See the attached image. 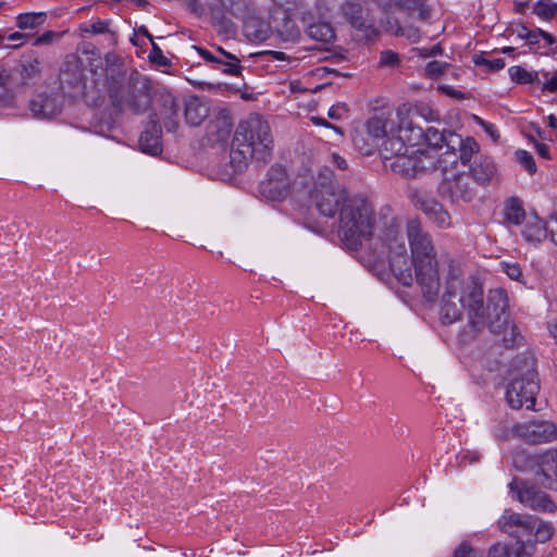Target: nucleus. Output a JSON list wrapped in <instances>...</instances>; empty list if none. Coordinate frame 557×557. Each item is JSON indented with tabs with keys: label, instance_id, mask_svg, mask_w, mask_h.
Segmentation results:
<instances>
[{
	"label": "nucleus",
	"instance_id": "nucleus-1",
	"mask_svg": "<svg viewBox=\"0 0 557 557\" xmlns=\"http://www.w3.org/2000/svg\"><path fill=\"white\" fill-rule=\"evenodd\" d=\"M536 517L506 509L497 520L500 532L516 539L515 542H497L486 552V557H531L527 543L532 541ZM453 557H483L481 550L463 541L453 552Z\"/></svg>",
	"mask_w": 557,
	"mask_h": 557
},
{
	"label": "nucleus",
	"instance_id": "nucleus-2",
	"mask_svg": "<svg viewBox=\"0 0 557 557\" xmlns=\"http://www.w3.org/2000/svg\"><path fill=\"white\" fill-rule=\"evenodd\" d=\"M463 310H468L470 324L476 331L484 326L483 289L476 280L460 278L450 272L446 281L441 302V319L451 324L461 319Z\"/></svg>",
	"mask_w": 557,
	"mask_h": 557
},
{
	"label": "nucleus",
	"instance_id": "nucleus-3",
	"mask_svg": "<svg viewBox=\"0 0 557 557\" xmlns=\"http://www.w3.org/2000/svg\"><path fill=\"white\" fill-rule=\"evenodd\" d=\"M407 238L414 265L416 281L425 297L432 300L440 289V273L436 251L431 235L418 220H410L406 225Z\"/></svg>",
	"mask_w": 557,
	"mask_h": 557
},
{
	"label": "nucleus",
	"instance_id": "nucleus-4",
	"mask_svg": "<svg viewBox=\"0 0 557 557\" xmlns=\"http://www.w3.org/2000/svg\"><path fill=\"white\" fill-rule=\"evenodd\" d=\"M274 148V139L270 126L258 114H251L242 121L235 132L231 159L238 163V168L247 164L248 160L256 159L267 162Z\"/></svg>",
	"mask_w": 557,
	"mask_h": 557
},
{
	"label": "nucleus",
	"instance_id": "nucleus-5",
	"mask_svg": "<svg viewBox=\"0 0 557 557\" xmlns=\"http://www.w3.org/2000/svg\"><path fill=\"white\" fill-rule=\"evenodd\" d=\"M369 250L374 265H381L388 261L397 280L405 286L412 285L413 275L406 243L394 220L389 221L376 238L370 240Z\"/></svg>",
	"mask_w": 557,
	"mask_h": 557
},
{
	"label": "nucleus",
	"instance_id": "nucleus-6",
	"mask_svg": "<svg viewBox=\"0 0 557 557\" xmlns=\"http://www.w3.org/2000/svg\"><path fill=\"white\" fill-rule=\"evenodd\" d=\"M375 227L372 203L362 195H352L339 211L338 234L350 250H357L363 240H371Z\"/></svg>",
	"mask_w": 557,
	"mask_h": 557
},
{
	"label": "nucleus",
	"instance_id": "nucleus-7",
	"mask_svg": "<svg viewBox=\"0 0 557 557\" xmlns=\"http://www.w3.org/2000/svg\"><path fill=\"white\" fill-rule=\"evenodd\" d=\"M107 89L113 107L119 110L129 109L134 113H141L149 106L147 79L137 72L129 76L123 73L108 75Z\"/></svg>",
	"mask_w": 557,
	"mask_h": 557
},
{
	"label": "nucleus",
	"instance_id": "nucleus-8",
	"mask_svg": "<svg viewBox=\"0 0 557 557\" xmlns=\"http://www.w3.org/2000/svg\"><path fill=\"white\" fill-rule=\"evenodd\" d=\"M411 113L412 110L407 104L397 108V125L382 144L381 153L384 160H395L422 141L423 129L413 124Z\"/></svg>",
	"mask_w": 557,
	"mask_h": 557
},
{
	"label": "nucleus",
	"instance_id": "nucleus-9",
	"mask_svg": "<svg viewBox=\"0 0 557 557\" xmlns=\"http://www.w3.org/2000/svg\"><path fill=\"white\" fill-rule=\"evenodd\" d=\"M350 197L335 180L334 172L330 168L320 169L312 190V198L315 208L322 215L333 218L337 212L339 213Z\"/></svg>",
	"mask_w": 557,
	"mask_h": 557
},
{
	"label": "nucleus",
	"instance_id": "nucleus-10",
	"mask_svg": "<svg viewBox=\"0 0 557 557\" xmlns=\"http://www.w3.org/2000/svg\"><path fill=\"white\" fill-rule=\"evenodd\" d=\"M507 308V293L502 288L492 290L488 296L487 311L488 318H491L494 314L495 319L490 321V329L493 333L504 332V346L506 348H512L515 345L518 344V341L521 339V336L518 332L517 326L513 324H509Z\"/></svg>",
	"mask_w": 557,
	"mask_h": 557
},
{
	"label": "nucleus",
	"instance_id": "nucleus-11",
	"mask_svg": "<svg viewBox=\"0 0 557 557\" xmlns=\"http://www.w3.org/2000/svg\"><path fill=\"white\" fill-rule=\"evenodd\" d=\"M537 373L530 366L521 376L512 377L506 392V399L512 409H520L525 406L527 409H534L535 396L540 391Z\"/></svg>",
	"mask_w": 557,
	"mask_h": 557
},
{
	"label": "nucleus",
	"instance_id": "nucleus-12",
	"mask_svg": "<svg viewBox=\"0 0 557 557\" xmlns=\"http://www.w3.org/2000/svg\"><path fill=\"white\" fill-rule=\"evenodd\" d=\"M64 94L59 81L36 92L28 102V109L35 119L50 120L62 112Z\"/></svg>",
	"mask_w": 557,
	"mask_h": 557
},
{
	"label": "nucleus",
	"instance_id": "nucleus-13",
	"mask_svg": "<svg viewBox=\"0 0 557 557\" xmlns=\"http://www.w3.org/2000/svg\"><path fill=\"white\" fill-rule=\"evenodd\" d=\"M444 178L438 190L442 197L447 198L451 203L469 202L475 195L471 177L466 171L448 168L442 171Z\"/></svg>",
	"mask_w": 557,
	"mask_h": 557
},
{
	"label": "nucleus",
	"instance_id": "nucleus-14",
	"mask_svg": "<svg viewBox=\"0 0 557 557\" xmlns=\"http://www.w3.org/2000/svg\"><path fill=\"white\" fill-rule=\"evenodd\" d=\"M478 152L479 145L472 137L463 139L460 135H450L448 150L436 162L442 171H447L448 168L458 170L459 163L466 168L471 162L473 154Z\"/></svg>",
	"mask_w": 557,
	"mask_h": 557
},
{
	"label": "nucleus",
	"instance_id": "nucleus-15",
	"mask_svg": "<svg viewBox=\"0 0 557 557\" xmlns=\"http://www.w3.org/2000/svg\"><path fill=\"white\" fill-rule=\"evenodd\" d=\"M509 488L513 494V498L534 511L555 512L557 509L550 496L530 481L515 478L509 483Z\"/></svg>",
	"mask_w": 557,
	"mask_h": 557
},
{
	"label": "nucleus",
	"instance_id": "nucleus-16",
	"mask_svg": "<svg viewBox=\"0 0 557 557\" xmlns=\"http://www.w3.org/2000/svg\"><path fill=\"white\" fill-rule=\"evenodd\" d=\"M391 169L405 177H416L420 173L436 169L435 157L419 148L412 147L409 151L393 160Z\"/></svg>",
	"mask_w": 557,
	"mask_h": 557
},
{
	"label": "nucleus",
	"instance_id": "nucleus-17",
	"mask_svg": "<svg viewBox=\"0 0 557 557\" xmlns=\"http://www.w3.org/2000/svg\"><path fill=\"white\" fill-rule=\"evenodd\" d=\"M413 206L421 210L429 220L441 228L449 227L451 218L449 212L434 197L424 189L413 188L410 193Z\"/></svg>",
	"mask_w": 557,
	"mask_h": 557
},
{
	"label": "nucleus",
	"instance_id": "nucleus-18",
	"mask_svg": "<svg viewBox=\"0 0 557 557\" xmlns=\"http://www.w3.org/2000/svg\"><path fill=\"white\" fill-rule=\"evenodd\" d=\"M512 433L528 444H544L557 437V426L552 421L533 420L516 424Z\"/></svg>",
	"mask_w": 557,
	"mask_h": 557
},
{
	"label": "nucleus",
	"instance_id": "nucleus-19",
	"mask_svg": "<svg viewBox=\"0 0 557 557\" xmlns=\"http://www.w3.org/2000/svg\"><path fill=\"white\" fill-rule=\"evenodd\" d=\"M208 9L214 24L220 25L225 32L231 27L227 15L242 16L246 13L245 0H209Z\"/></svg>",
	"mask_w": 557,
	"mask_h": 557
},
{
	"label": "nucleus",
	"instance_id": "nucleus-20",
	"mask_svg": "<svg viewBox=\"0 0 557 557\" xmlns=\"http://www.w3.org/2000/svg\"><path fill=\"white\" fill-rule=\"evenodd\" d=\"M11 71L17 85H32L41 76L42 62L36 52L32 51L23 54Z\"/></svg>",
	"mask_w": 557,
	"mask_h": 557
},
{
	"label": "nucleus",
	"instance_id": "nucleus-21",
	"mask_svg": "<svg viewBox=\"0 0 557 557\" xmlns=\"http://www.w3.org/2000/svg\"><path fill=\"white\" fill-rule=\"evenodd\" d=\"M307 13L302 2L294 0V8L287 7L284 10L283 24L281 25V41L296 42L300 36L301 30L296 21L301 20L304 23L307 21Z\"/></svg>",
	"mask_w": 557,
	"mask_h": 557
},
{
	"label": "nucleus",
	"instance_id": "nucleus-22",
	"mask_svg": "<svg viewBox=\"0 0 557 557\" xmlns=\"http://www.w3.org/2000/svg\"><path fill=\"white\" fill-rule=\"evenodd\" d=\"M537 471L535 476L542 486L557 491V450L547 449L536 459Z\"/></svg>",
	"mask_w": 557,
	"mask_h": 557
},
{
	"label": "nucleus",
	"instance_id": "nucleus-23",
	"mask_svg": "<svg viewBox=\"0 0 557 557\" xmlns=\"http://www.w3.org/2000/svg\"><path fill=\"white\" fill-rule=\"evenodd\" d=\"M396 125L397 117L392 119L385 113H380L371 117L362 131L379 144L380 140L387 137L388 134H393Z\"/></svg>",
	"mask_w": 557,
	"mask_h": 557
},
{
	"label": "nucleus",
	"instance_id": "nucleus-24",
	"mask_svg": "<svg viewBox=\"0 0 557 557\" xmlns=\"http://www.w3.org/2000/svg\"><path fill=\"white\" fill-rule=\"evenodd\" d=\"M161 136V126L157 120H151L150 126L141 133L139 138L141 150L152 156L159 154L162 151Z\"/></svg>",
	"mask_w": 557,
	"mask_h": 557
},
{
	"label": "nucleus",
	"instance_id": "nucleus-25",
	"mask_svg": "<svg viewBox=\"0 0 557 557\" xmlns=\"http://www.w3.org/2000/svg\"><path fill=\"white\" fill-rule=\"evenodd\" d=\"M260 198L269 203H272L273 208H276L278 201V169L274 165L270 168L267 176L259 184Z\"/></svg>",
	"mask_w": 557,
	"mask_h": 557
},
{
	"label": "nucleus",
	"instance_id": "nucleus-26",
	"mask_svg": "<svg viewBox=\"0 0 557 557\" xmlns=\"http://www.w3.org/2000/svg\"><path fill=\"white\" fill-rule=\"evenodd\" d=\"M162 110L160 112L164 127L168 132H175L178 127V103L171 94L161 97Z\"/></svg>",
	"mask_w": 557,
	"mask_h": 557
},
{
	"label": "nucleus",
	"instance_id": "nucleus-27",
	"mask_svg": "<svg viewBox=\"0 0 557 557\" xmlns=\"http://www.w3.org/2000/svg\"><path fill=\"white\" fill-rule=\"evenodd\" d=\"M470 173L478 184L485 185L492 181L496 173V168L490 158L479 157L472 162Z\"/></svg>",
	"mask_w": 557,
	"mask_h": 557
},
{
	"label": "nucleus",
	"instance_id": "nucleus-28",
	"mask_svg": "<svg viewBox=\"0 0 557 557\" xmlns=\"http://www.w3.org/2000/svg\"><path fill=\"white\" fill-rule=\"evenodd\" d=\"M342 10L352 27L357 29H368L371 27V23L364 16L363 8L358 1L345 2Z\"/></svg>",
	"mask_w": 557,
	"mask_h": 557
},
{
	"label": "nucleus",
	"instance_id": "nucleus-29",
	"mask_svg": "<svg viewBox=\"0 0 557 557\" xmlns=\"http://www.w3.org/2000/svg\"><path fill=\"white\" fill-rule=\"evenodd\" d=\"M522 235L524 239L532 245L542 243L547 238L545 221L537 216L530 218L522 230Z\"/></svg>",
	"mask_w": 557,
	"mask_h": 557
},
{
	"label": "nucleus",
	"instance_id": "nucleus-30",
	"mask_svg": "<svg viewBox=\"0 0 557 557\" xmlns=\"http://www.w3.org/2000/svg\"><path fill=\"white\" fill-rule=\"evenodd\" d=\"M308 36L323 46L330 45L335 39V32L330 23L318 22L309 24L307 27Z\"/></svg>",
	"mask_w": 557,
	"mask_h": 557
},
{
	"label": "nucleus",
	"instance_id": "nucleus-31",
	"mask_svg": "<svg viewBox=\"0 0 557 557\" xmlns=\"http://www.w3.org/2000/svg\"><path fill=\"white\" fill-rule=\"evenodd\" d=\"M504 216L507 223L519 225L525 219V211L522 201L517 197L506 200L504 206Z\"/></svg>",
	"mask_w": 557,
	"mask_h": 557
},
{
	"label": "nucleus",
	"instance_id": "nucleus-32",
	"mask_svg": "<svg viewBox=\"0 0 557 557\" xmlns=\"http://www.w3.org/2000/svg\"><path fill=\"white\" fill-rule=\"evenodd\" d=\"M207 116V108L198 98H190L185 103V119L191 126L199 125Z\"/></svg>",
	"mask_w": 557,
	"mask_h": 557
},
{
	"label": "nucleus",
	"instance_id": "nucleus-33",
	"mask_svg": "<svg viewBox=\"0 0 557 557\" xmlns=\"http://www.w3.org/2000/svg\"><path fill=\"white\" fill-rule=\"evenodd\" d=\"M244 30L246 36L255 41H264L270 35L269 24L257 18L247 20L244 25Z\"/></svg>",
	"mask_w": 557,
	"mask_h": 557
},
{
	"label": "nucleus",
	"instance_id": "nucleus-34",
	"mask_svg": "<svg viewBox=\"0 0 557 557\" xmlns=\"http://www.w3.org/2000/svg\"><path fill=\"white\" fill-rule=\"evenodd\" d=\"M450 135H457L454 132H446V131H438L435 127H428L425 131H423V138L426 144L435 149H442L446 147V150H448V138Z\"/></svg>",
	"mask_w": 557,
	"mask_h": 557
},
{
	"label": "nucleus",
	"instance_id": "nucleus-35",
	"mask_svg": "<svg viewBox=\"0 0 557 557\" xmlns=\"http://www.w3.org/2000/svg\"><path fill=\"white\" fill-rule=\"evenodd\" d=\"M215 54L222 58V62H219V66L223 73L228 75H238L240 73V60L236 55L226 52L220 47L216 49Z\"/></svg>",
	"mask_w": 557,
	"mask_h": 557
},
{
	"label": "nucleus",
	"instance_id": "nucleus-36",
	"mask_svg": "<svg viewBox=\"0 0 557 557\" xmlns=\"http://www.w3.org/2000/svg\"><path fill=\"white\" fill-rule=\"evenodd\" d=\"M537 455H530L523 449H517L512 454V465L519 471H532L536 468Z\"/></svg>",
	"mask_w": 557,
	"mask_h": 557
},
{
	"label": "nucleus",
	"instance_id": "nucleus-37",
	"mask_svg": "<svg viewBox=\"0 0 557 557\" xmlns=\"http://www.w3.org/2000/svg\"><path fill=\"white\" fill-rule=\"evenodd\" d=\"M352 141L355 147L364 156L372 154L379 146V144L368 136L362 129L355 132Z\"/></svg>",
	"mask_w": 557,
	"mask_h": 557
},
{
	"label": "nucleus",
	"instance_id": "nucleus-38",
	"mask_svg": "<svg viewBox=\"0 0 557 557\" xmlns=\"http://www.w3.org/2000/svg\"><path fill=\"white\" fill-rule=\"evenodd\" d=\"M110 22L102 20H95L88 26H86L83 32L91 35H109V41L111 45H114L116 41L115 33L110 30Z\"/></svg>",
	"mask_w": 557,
	"mask_h": 557
},
{
	"label": "nucleus",
	"instance_id": "nucleus-39",
	"mask_svg": "<svg viewBox=\"0 0 557 557\" xmlns=\"http://www.w3.org/2000/svg\"><path fill=\"white\" fill-rule=\"evenodd\" d=\"M44 13H23L16 18V25L21 29H34L45 22Z\"/></svg>",
	"mask_w": 557,
	"mask_h": 557
},
{
	"label": "nucleus",
	"instance_id": "nucleus-40",
	"mask_svg": "<svg viewBox=\"0 0 557 557\" xmlns=\"http://www.w3.org/2000/svg\"><path fill=\"white\" fill-rule=\"evenodd\" d=\"M554 533V528L549 522H544L536 517V527L533 531L532 540L540 543H545L550 540Z\"/></svg>",
	"mask_w": 557,
	"mask_h": 557
},
{
	"label": "nucleus",
	"instance_id": "nucleus-41",
	"mask_svg": "<svg viewBox=\"0 0 557 557\" xmlns=\"http://www.w3.org/2000/svg\"><path fill=\"white\" fill-rule=\"evenodd\" d=\"M533 12L544 20H552L557 15V3L540 0L534 4Z\"/></svg>",
	"mask_w": 557,
	"mask_h": 557
},
{
	"label": "nucleus",
	"instance_id": "nucleus-42",
	"mask_svg": "<svg viewBox=\"0 0 557 557\" xmlns=\"http://www.w3.org/2000/svg\"><path fill=\"white\" fill-rule=\"evenodd\" d=\"M509 75L513 82L519 84H528L537 77L536 73L528 72L521 66H512L509 69Z\"/></svg>",
	"mask_w": 557,
	"mask_h": 557
},
{
	"label": "nucleus",
	"instance_id": "nucleus-43",
	"mask_svg": "<svg viewBox=\"0 0 557 557\" xmlns=\"http://www.w3.org/2000/svg\"><path fill=\"white\" fill-rule=\"evenodd\" d=\"M516 160L525 168V170L533 174L536 171V164L532 154L525 150H518L516 152Z\"/></svg>",
	"mask_w": 557,
	"mask_h": 557
},
{
	"label": "nucleus",
	"instance_id": "nucleus-44",
	"mask_svg": "<svg viewBox=\"0 0 557 557\" xmlns=\"http://www.w3.org/2000/svg\"><path fill=\"white\" fill-rule=\"evenodd\" d=\"M15 96L12 89L10 88V84L0 86V106L1 107H11L14 104Z\"/></svg>",
	"mask_w": 557,
	"mask_h": 557
},
{
	"label": "nucleus",
	"instance_id": "nucleus-45",
	"mask_svg": "<svg viewBox=\"0 0 557 557\" xmlns=\"http://www.w3.org/2000/svg\"><path fill=\"white\" fill-rule=\"evenodd\" d=\"M399 62V57L392 50H385L381 53L380 64L383 66H395Z\"/></svg>",
	"mask_w": 557,
	"mask_h": 557
},
{
	"label": "nucleus",
	"instance_id": "nucleus-46",
	"mask_svg": "<svg viewBox=\"0 0 557 557\" xmlns=\"http://www.w3.org/2000/svg\"><path fill=\"white\" fill-rule=\"evenodd\" d=\"M194 49L198 52V54L209 63L219 65V62H222V58L218 57V54L202 48L194 46Z\"/></svg>",
	"mask_w": 557,
	"mask_h": 557
},
{
	"label": "nucleus",
	"instance_id": "nucleus-47",
	"mask_svg": "<svg viewBox=\"0 0 557 557\" xmlns=\"http://www.w3.org/2000/svg\"><path fill=\"white\" fill-rule=\"evenodd\" d=\"M504 272L511 278V280H519L522 275L521 268L517 263H502Z\"/></svg>",
	"mask_w": 557,
	"mask_h": 557
},
{
	"label": "nucleus",
	"instance_id": "nucleus-48",
	"mask_svg": "<svg viewBox=\"0 0 557 557\" xmlns=\"http://www.w3.org/2000/svg\"><path fill=\"white\" fill-rule=\"evenodd\" d=\"M413 51L420 58H430L442 53V47L440 45H435L431 48H414Z\"/></svg>",
	"mask_w": 557,
	"mask_h": 557
},
{
	"label": "nucleus",
	"instance_id": "nucleus-49",
	"mask_svg": "<svg viewBox=\"0 0 557 557\" xmlns=\"http://www.w3.org/2000/svg\"><path fill=\"white\" fill-rule=\"evenodd\" d=\"M413 112L426 121H431L435 119L434 111L428 107L426 104H418L414 107Z\"/></svg>",
	"mask_w": 557,
	"mask_h": 557
},
{
	"label": "nucleus",
	"instance_id": "nucleus-50",
	"mask_svg": "<svg viewBox=\"0 0 557 557\" xmlns=\"http://www.w3.org/2000/svg\"><path fill=\"white\" fill-rule=\"evenodd\" d=\"M331 163L341 171L348 170V162L346 159L336 152L331 154Z\"/></svg>",
	"mask_w": 557,
	"mask_h": 557
},
{
	"label": "nucleus",
	"instance_id": "nucleus-51",
	"mask_svg": "<svg viewBox=\"0 0 557 557\" xmlns=\"http://www.w3.org/2000/svg\"><path fill=\"white\" fill-rule=\"evenodd\" d=\"M445 65L438 61H432L426 65V72L432 76H437L444 72Z\"/></svg>",
	"mask_w": 557,
	"mask_h": 557
},
{
	"label": "nucleus",
	"instance_id": "nucleus-52",
	"mask_svg": "<svg viewBox=\"0 0 557 557\" xmlns=\"http://www.w3.org/2000/svg\"><path fill=\"white\" fill-rule=\"evenodd\" d=\"M14 82L11 69L0 65V86Z\"/></svg>",
	"mask_w": 557,
	"mask_h": 557
},
{
	"label": "nucleus",
	"instance_id": "nucleus-53",
	"mask_svg": "<svg viewBox=\"0 0 557 557\" xmlns=\"http://www.w3.org/2000/svg\"><path fill=\"white\" fill-rule=\"evenodd\" d=\"M151 45L152 49L150 52V59L152 61H157L159 64H165V58L162 55L161 49L154 44V41Z\"/></svg>",
	"mask_w": 557,
	"mask_h": 557
},
{
	"label": "nucleus",
	"instance_id": "nucleus-54",
	"mask_svg": "<svg viewBox=\"0 0 557 557\" xmlns=\"http://www.w3.org/2000/svg\"><path fill=\"white\" fill-rule=\"evenodd\" d=\"M311 120L315 125H322V126L333 128L336 133H338L341 136H343L342 129L335 125H332L326 120H324L322 117H318V116H313Z\"/></svg>",
	"mask_w": 557,
	"mask_h": 557
},
{
	"label": "nucleus",
	"instance_id": "nucleus-55",
	"mask_svg": "<svg viewBox=\"0 0 557 557\" xmlns=\"http://www.w3.org/2000/svg\"><path fill=\"white\" fill-rule=\"evenodd\" d=\"M188 5L198 15L203 14L206 11V8L198 0H188Z\"/></svg>",
	"mask_w": 557,
	"mask_h": 557
},
{
	"label": "nucleus",
	"instance_id": "nucleus-56",
	"mask_svg": "<svg viewBox=\"0 0 557 557\" xmlns=\"http://www.w3.org/2000/svg\"><path fill=\"white\" fill-rule=\"evenodd\" d=\"M543 89L549 90L552 92L557 91V75H554L547 79L543 85Z\"/></svg>",
	"mask_w": 557,
	"mask_h": 557
},
{
	"label": "nucleus",
	"instance_id": "nucleus-57",
	"mask_svg": "<svg viewBox=\"0 0 557 557\" xmlns=\"http://www.w3.org/2000/svg\"><path fill=\"white\" fill-rule=\"evenodd\" d=\"M541 35L539 34V28L536 30H531L529 36L527 37V42L529 46H536L540 42Z\"/></svg>",
	"mask_w": 557,
	"mask_h": 557
},
{
	"label": "nucleus",
	"instance_id": "nucleus-58",
	"mask_svg": "<svg viewBox=\"0 0 557 557\" xmlns=\"http://www.w3.org/2000/svg\"><path fill=\"white\" fill-rule=\"evenodd\" d=\"M486 64L493 70H500L505 66V61L503 59H494L486 61Z\"/></svg>",
	"mask_w": 557,
	"mask_h": 557
},
{
	"label": "nucleus",
	"instance_id": "nucleus-59",
	"mask_svg": "<svg viewBox=\"0 0 557 557\" xmlns=\"http://www.w3.org/2000/svg\"><path fill=\"white\" fill-rule=\"evenodd\" d=\"M539 34L541 35V38H543L549 46L556 44V41H557L556 38L552 34H549L541 28H539Z\"/></svg>",
	"mask_w": 557,
	"mask_h": 557
},
{
	"label": "nucleus",
	"instance_id": "nucleus-60",
	"mask_svg": "<svg viewBox=\"0 0 557 557\" xmlns=\"http://www.w3.org/2000/svg\"><path fill=\"white\" fill-rule=\"evenodd\" d=\"M222 123L224 124V126L218 133L219 139H224L225 137H227L230 135V132H231V124L227 123L226 121H222Z\"/></svg>",
	"mask_w": 557,
	"mask_h": 557
},
{
	"label": "nucleus",
	"instance_id": "nucleus-61",
	"mask_svg": "<svg viewBox=\"0 0 557 557\" xmlns=\"http://www.w3.org/2000/svg\"><path fill=\"white\" fill-rule=\"evenodd\" d=\"M536 151L542 158H549V149L545 144H536Z\"/></svg>",
	"mask_w": 557,
	"mask_h": 557
},
{
	"label": "nucleus",
	"instance_id": "nucleus-62",
	"mask_svg": "<svg viewBox=\"0 0 557 557\" xmlns=\"http://www.w3.org/2000/svg\"><path fill=\"white\" fill-rule=\"evenodd\" d=\"M52 37H53V33H51V32L45 33L44 35H41L40 37H38L36 39L35 45L47 44L51 40Z\"/></svg>",
	"mask_w": 557,
	"mask_h": 557
},
{
	"label": "nucleus",
	"instance_id": "nucleus-63",
	"mask_svg": "<svg viewBox=\"0 0 557 557\" xmlns=\"http://www.w3.org/2000/svg\"><path fill=\"white\" fill-rule=\"evenodd\" d=\"M338 110L339 108H335V107H332L330 110H329V116L331 119H334V120H337L341 117V114L338 113Z\"/></svg>",
	"mask_w": 557,
	"mask_h": 557
},
{
	"label": "nucleus",
	"instance_id": "nucleus-64",
	"mask_svg": "<svg viewBox=\"0 0 557 557\" xmlns=\"http://www.w3.org/2000/svg\"><path fill=\"white\" fill-rule=\"evenodd\" d=\"M530 33V29H528L525 26H522L518 32V37L525 40Z\"/></svg>",
	"mask_w": 557,
	"mask_h": 557
}]
</instances>
